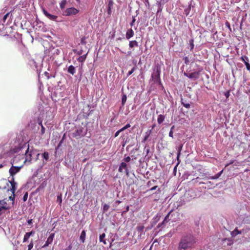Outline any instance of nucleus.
<instances>
[{
	"label": "nucleus",
	"mask_w": 250,
	"mask_h": 250,
	"mask_svg": "<svg viewBox=\"0 0 250 250\" xmlns=\"http://www.w3.org/2000/svg\"><path fill=\"white\" fill-rule=\"evenodd\" d=\"M45 127L43 126V125H42L41 130V133L42 135H43L45 133Z\"/></svg>",
	"instance_id": "43"
},
{
	"label": "nucleus",
	"mask_w": 250,
	"mask_h": 250,
	"mask_svg": "<svg viewBox=\"0 0 250 250\" xmlns=\"http://www.w3.org/2000/svg\"><path fill=\"white\" fill-rule=\"evenodd\" d=\"M42 156H43V158L46 160V161H47L49 159V153L48 152H44L43 154H42Z\"/></svg>",
	"instance_id": "26"
},
{
	"label": "nucleus",
	"mask_w": 250,
	"mask_h": 250,
	"mask_svg": "<svg viewBox=\"0 0 250 250\" xmlns=\"http://www.w3.org/2000/svg\"><path fill=\"white\" fill-rule=\"evenodd\" d=\"M23 164H22L20 167H16L12 166L9 170V172L10 173V176L13 177L16 173L20 171V170L23 167Z\"/></svg>",
	"instance_id": "6"
},
{
	"label": "nucleus",
	"mask_w": 250,
	"mask_h": 250,
	"mask_svg": "<svg viewBox=\"0 0 250 250\" xmlns=\"http://www.w3.org/2000/svg\"><path fill=\"white\" fill-rule=\"evenodd\" d=\"M28 194L27 192L24 194L23 198H22L23 201L24 202H25L27 200V198H28Z\"/></svg>",
	"instance_id": "40"
},
{
	"label": "nucleus",
	"mask_w": 250,
	"mask_h": 250,
	"mask_svg": "<svg viewBox=\"0 0 250 250\" xmlns=\"http://www.w3.org/2000/svg\"><path fill=\"white\" fill-rule=\"evenodd\" d=\"M35 231H31L30 232H26L24 236L23 242H25L27 241L30 236L33 235Z\"/></svg>",
	"instance_id": "14"
},
{
	"label": "nucleus",
	"mask_w": 250,
	"mask_h": 250,
	"mask_svg": "<svg viewBox=\"0 0 250 250\" xmlns=\"http://www.w3.org/2000/svg\"><path fill=\"white\" fill-rule=\"evenodd\" d=\"M33 220L32 219H29L27 221L28 225H31L32 224Z\"/></svg>",
	"instance_id": "51"
},
{
	"label": "nucleus",
	"mask_w": 250,
	"mask_h": 250,
	"mask_svg": "<svg viewBox=\"0 0 250 250\" xmlns=\"http://www.w3.org/2000/svg\"><path fill=\"white\" fill-rule=\"evenodd\" d=\"M33 151V149H30L29 145H28V148L26 150L25 152L24 153L25 160L23 163V165H24L26 163H28L29 164L31 163Z\"/></svg>",
	"instance_id": "3"
},
{
	"label": "nucleus",
	"mask_w": 250,
	"mask_h": 250,
	"mask_svg": "<svg viewBox=\"0 0 250 250\" xmlns=\"http://www.w3.org/2000/svg\"><path fill=\"white\" fill-rule=\"evenodd\" d=\"M9 182L11 184L10 191L12 194H14L15 193L17 189V183L15 181L14 178H12V180L11 181H9Z\"/></svg>",
	"instance_id": "9"
},
{
	"label": "nucleus",
	"mask_w": 250,
	"mask_h": 250,
	"mask_svg": "<svg viewBox=\"0 0 250 250\" xmlns=\"http://www.w3.org/2000/svg\"><path fill=\"white\" fill-rule=\"evenodd\" d=\"M113 1L112 0H110L108 2V8H107V13H108V14L109 15H110L111 14V13H112L111 9L113 8Z\"/></svg>",
	"instance_id": "15"
},
{
	"label": "nucleus",
	"mask_w": 250,
	"mask_h": 250,
	"mask_svg": "<svg viewBox=\"0 0 250 250\" xmlns=\"http://www.w3.org/2000/svg\"><path fill=\"white\" fill-rule=\"evenodd\" d=\"M124 161L125 162H129L130 161V158L129 156H127L124 159Z\"/></svg>",
	"instance_id": "48"
},
{
	"label": "nucleus",
	"mask_w": 250,
	"mask_h": 250,
	"mask_svg": "<svg viewBox=\"0 0 250 250\" xmlns=\"http://www.w3.org/2000/svg\"><path fill=\"white\" fill-rule=\"evenodd\" d=\"M169 136L170 137H172V127L170 128V130L169 132Z\"/></svg>",
	"instance_id": "56"
},
{
	"label": "nucleus",
	"mask_w": 250,
	"mask_h": 250,
	"mask_svg": "<svg viewBox=\"0 0 250 250\" xmlns=\"http://www.w3.org/2000/svg\"><path fill=\"white\" fill-rule=\"evenodd\" d=\"M144 228L145 227L143 225H139L136 228L137 230L140 233V236L142 235V233L143 232Z\"/></svg>",
	"instance_id": "22"
},
{
	"label": "nucleus",
	"mask_w": 250,
	"mask_h": 250,
	"mask_svg": "<svg viewBox=\"0 0 250 250\" xmlns=\"http://www.w3.org/2000/svg\"><path fill=\"white\" fill-rule=\"evenodd\" d=\"M184 75L190 79L196 80L199 78V72L197 71H194L193 72H185Z\"/></svg>",
	"instance_id": "7"
},
{
	"label": "nucleus",
	"mask_w": 250,
	"mask_h": 250,
	"mask_svg": "<svg viewBox=\"0 0 250 250\" xmlns=\"http://www.w3.org/2000/svg\"><path fill=\"white\" fill-rule=\"evenodd\" d=\"M19 158H20V156H16V157L15 158V159H14V161H17V160H19Z\"/></svg>",
	"instance_id": "58"
},
{
	"label": "nucleus",
	"mask_w": 250,
	"mask_h": 250,
	"mask_svg": "<svg viewBox=\"0 0 250 250\" xmlns=\"http://www.w3.org/2000/svg\"><path fill=\"white\" fill-rule=\"evenodd\" d=\"M42 10L44 15L49 19L52 21H56L58 17L57 16L49 14L44 8H43Z\"/></svg>",
	"instance_id": "10"
},
{
	"label": "nucleus",
	"mask_w": 250,
	"mask_h": 250,
	"mask_svg": "<svg viewBox=\"0 0 250 250\" xmlns=\"http://www.w3.org/2000/svg\"><path fill=\"white\" fill-rule=\"evenodd\" d=\"M105 237V234L103 233L101 235H100L99 240L100 242H103L104 245L106 244V242L105 240L104 239Z\"/></svg>",
	"instance_id": "21"
},
{
	"label": "nucleus",
	"mask_w": 250,
	"mask_h": 250,
	"mask_svg": "<svg viewBox=\"0 0 250 250\" xmlns=\"http://www.w3.org/2000/svg\"><path fill=\"white\" fill-rule=\"evenodd\" d=\"M129 46L130 48H133L134 46L137 47L138 46V42L135 40L131 41L129 42Z\"/></svg>",
	"instance_id": "20"
},
{
	"label": "nucleus",
	"mask_w": 250,
	"mask_h": 250,
	"mask_svg": "<svg viewBox=\"0 0 250 250\" xmlns=\"http://www.w3.org/2000/svg\"><path fill=\"white\" fill-rule=\"evenodd\" d=\"M225 25L229 29L230 31L231 30V27H230V24L228 22V21H227L226 23H225Z\"/></svg>",
	"instance_id": "47"
},
{
	"label": "nucleus",
	"mask_w": 250,
	"mask_h": 250,
	"mask_svg": "<svg viewBox=\"0 0 250 250\" xmlns=\"http://www.w3.org/2000/svg\"><path fill=\"white\" fill-rule=\"evenodd\" d=\"M129 207L128 206L126 207L125 210L124 211V212H126L129 210Z\"/></svg>",
	"instance_id": "55"
},
{
	"label": "nucleus",
	"mask_w": 250,
	"mask_h": 250,
	"mask_svg": "<svg viewBox=\"0 0 250 250\" xmlns=\"http://www.w3.org/2000/svg\"><path fill=\"white\" fill-rule=\"evenodd\" d=\"M123 168H124L125 169L126 174H128V171L127 168V165L125 163L122 162L120 165L119 168V171L121 172H123Z\"/></svg>",
	"instance_id": "13"
},
{
	"label": "nucleus",
	"mask_w": 250,
	"mask_h": 250,
	"mask_svg": "<svg viewBox=\"0 0 250 250\" xmlns=\"http://www.w3.org/2000/svg\"><path fill=\"white\" fill-rule=\"evenodd\" d=\"M165 120V117L164 115H159L157 119V122L158 124H161Z\"/></svg>",
	"instance_id": "23"
},
{
	"label": "nucleus",
	"mask_w": 250,
	"mask_h": 250,
	"mask_svg": "<svg viewBox=\"0 0 250 250\" xmlns=\"http://www.w3.org/2000/svg\"><path fill=\"white\" fill-rule=\"evenodd\" d=\"M74 52H76L77 54L79 55H81L83 54V50L82 48H81L80 50H74Z\"/></svg>",
	"instance_id": "37"
},
{
	"label": "nucleus",
	"mask_w": 250,
	"mask_h": 250,
	"mask_svg": "<svg viewBox=\"0 0 250 250\" xmlns=\"http://www.w3.org/2000/svg\"><path fill=\"white\" fill-rule=\"evenodd\" d=\"M136 69V66H134L132 69L130 71H128V73H127V76H130V75H131L133 72L135 70V69Z\"/></svg>",
	"instance_id": "35"
},
{
	"label": "nucleus",
	"mask_w": 250,
	"mask_h": 250,
	"mask_svg": "<svg viewBox=\"0 0 250 250\" xmlns=\"http://www.w3.org/2000/svg\"><path fill=\"white\" fill-rule=\"evenodd\" d=\"M185 204V201H182V202L181 203L180 205H182L183 204ZM180 205H178L177 206H179Z\"/></svg>",
	"instance_id": "60"
},
{
	"label": "nucleus",
	"mask_w": 250,
	"mask_h": 250,
	"mask_svg": "<svg viewBox=\"0 0 250 250\" xmlns=\"http://www.w3.org/2000/svg\"><path fill=\"white\" fill-rule=\"evenodd\" d=\"M136 21V19L134 17H132V20L131 23H130L131 26H133L134 25V23Z\"/></svg>",
	"instance_id": "46"
},
{
	"label": "nucleus",
	"mask_w": 250,
	"mask_h": 250,
	"mask_svg": "<svg viewBox=\"0 0 250 250\" xmlns=\"http://www.w3.org/2000/svg\"><path fill=\"white\" fill-rule=\"evenodd\" d=\"M134 35V31L131 28L128 29L126 32L125 37L128 40L132 37Z\"/></svg>",
	"instance_id": "12"
},
{
	"label": "nucleus",
	"mask_w": 250,
	"mask_h": 250,
	"mask_svg": "<svg viewBox=\"0 0 250 250\" xmlns=\"http://www.w3.org/2000/svg\"><path fill=\"white\" fill-rule=\"evenodd\" d=\"M151 185H152V182H151V181H148V182H147V187H149L151 186Z\"/></svg>",
	"instance_id": "53"
},
{
	"label": "nucleus",
	"mask_w": 250,
	"mask_h": 250,
	"mask_svg": "<svg viewBox=\"0 0 250 250\" xmlns=\"http://www.w3.org/2000/svg\"><path fill=\"white\" fill-rule=\"evenodd\" d=\"M182 147H183V145H180L178 146H177V147L176 148L177 151H178V152H177V159L178 160V158H179V157L180 156V152L182 149Z\"/></svg>",
	"instance_id": "24"
},
{
	"label": "nucleus",
	"mask_w": 250,
	"mask_h": 250,
	"mask_svg": "<svg viewBox=\"0 0 250 250\" xmlns=\"http://www.w3.org/2000/svg\"><path fill=\"white\" fill-rule=\"evenodd\" d=\"M86 236V232L85 230H83L81 232V235L80 236V240L82 241V243H84L85 239Z\"/></svg>",
	"instance_id": "19"
},
{
	"label": "nucleus",
	"mask_w": 250,
	"mask_h": 250,
	"mask_svg": "<svg viewBox=\"0 0 250 250\" xmlns=\"http://www.w3.org/2000/svg\"><path fill=\"white\" fill-rule=\"evenodd\" d=\"M39 125L42 126V121H41V122L39 123Z\"/></svg>",
	"instance_id": "62"
},
{
	"label": "nucleus",
	"mask_w": 250,
	"mask_h": 250,
	"mask_svg": "<svg viewBox=\"0 0 250 250\" xmlns=\"http://www.w3.org/2000/svg\"><path fill=\"white\" fill-rule=\"evenodd\" d=\"M57 200L58 202H59L60 204H61L62 202V195L61 194L60 196H58Z\"/></svg>",
	"instance_id": "42"
},
{
	"label": "nucleus",
	"mask_w": 250,
	"mask_h": 250,
	"mask_svg": "<svg viewBox=\"0 0 250 250\" xmlns=\"http://www.w3.org/2000/svg\"><path fill=\"white\" fill-rule=\"evenodd\" d=\"M3 167V165L2 164H0V168H2Z\"/></svg>",
	"instance_id": "63"
},
{
	"label": "nucleus",
	"mask_w": 250,
	"mask_h": 250,
	"mask_svg": "<svg viewBox=\"0 0 250 250\" xmlns=\"http://www.w3.org/2000/svg\"><path fill=\"white\" fill-rule=\"evenodd\" d=\"M10 14V13L8 12L7 13H6L2 18V24H3L4 23H5V21H6V20L7 19V17H8V16Z\"/></svg>",
	"instance_id": "33"
},
{
	"label": "nucleus",
	"mask_w": 250,
	"mask_h": 250,
	"mask_svg": "<svg viewBox=\"0 0 250 250\" xmlns=\"http://www.w3.org/2000/svg\"><path fill=\"white\" fill-rule=\"evenodd\" d=\"M157 188V186H155L153 187L152 188H151L149 189V190L150 191L154 190H155ZM147 191H149V190H148Z\"/></svg>",
	"instance_id": "50"
},
{
	"label": "nucleus",
	"mask_w": 250,
	"mask_h": 250,
	"mask_svg": "<svg viewBox=\"0 0 250 250\" xmlns=\"http://www.w3.org/2000/svg\"><path fill=\"white\" fill-rule=\"evenodd\" d=\"M127 97L126 95L123 94L122 98V105H124L125 104V103L126 101Z\"/></svg>",
	"instance_id": "29"
},
{
	"label": "nucleus",
	"mask_w": 250,
	"mask_h": 250,
	"mask_svg": "<svg viewBox=\"0 0 250 250\" xmlns=\"http://www.w3.org/2000/svg\"><path fill=\"white\" fill-rule=\"evenodd\" d=\"M54 233H51L49 236L48 237V238H47L46 241L45 242V244H44V245L42 246V248H45L46 247H47L49 244H50L51 243H52L53 240V239H54Z\"/></svg>",
	"instance_id": "11"
},
{
	"label": "nucleus",
	"mask_w": 250,
	"mask_h": 250,
	"mask_svg": "<svg viewBox=\"0 0 250 250\" xmlns=\"http://www.w3.org/2000/svg\"><path fill=\"white\" fill-rule=\"evenodd\" d=\"M67 72L73 75L75 73V67L72 65H70L68 68Z\"/></svg>",
	"instance_id": "18"
},
{
	"label": "nucleus",
	"mask_w": 250,
	"mask_h": 250,
	"mask_svg": "<svg viewBox=\"0 0 250 250\" xmlns=\"http://www.w3.org/2000/svg\"><path fill=\"white\" fill-rule=\"evenodd\" d=\"M241 231L238 230L237 229H235L232 232V236H236V235L238 234H240Z\"/></svg>",
	"instance_id": "30"
},
{
	"label": "nucleus",
	"mask_w": 250,
	"mask_h": 250,
	"mask_svg": "<svg viewBox=\"0 0 250 250\" xmlns=\"http://www.w3.org/2000/svg\"><path fill=\"white\" fill-rule=\"evenodd\" d=\"M240 59L242 61L244 62L245 64H246V62H249V58L246 56H243L240 58Z\"/></svg>",
	"instance_id": "25"
},
{
	"label": "nucleus",
	"mask_w": 250,
	"mask_h": 250,
	"mask_svg": "<svg viewBox=\"0 0 250 250\" xmlns=\"http://www.w3.org/2000/svg\"><path fill=\"white\" fill-rule=\"evenodd\" d=\"M68 248H69V249H68V250L65 249V250H70L71 249V246H69L68 247Z\"/></svg>",
	"instance_id": "61"
},
{
	"label": "nucleus",
	"mask_w": 250,
	"mask_h": 250,
	"mask_svg": "<svg viewBox=\"0 0 250 250\" xmlns=\"http://www.w3.org/2000/svg\"><path fill=\"white\" fill-rule=\"evenodd\" d=\"M86 38L85 37H82L81 39V42H80L82 44L85 45L86 44Z\"/></svg>",
	"instance_id": "32"
},
{
	"label": "nucleus",
	"mask_w": 250,
	"mask_h": 250,
	"mask_svg": "<svg viewBox=\"0 0 250 250\" xmlns=\"http://www.w3.org/2000/svg\"><path fill=\"white\" fill-rule=\"evenodd\" d=\"M15 198V193L12 194V195L9 197V200H12L13 201V203H12L13 204H14Z\"/></svg>",
	"instance_id": "39"
},
{
	"label": "nucleus",
	"mask_w": 250,
	"mask_h": 250,
	"mask_svg": "<svg viewBox=\"0 0 250 250\" xmlns=\"http://www.w3.org/2000/svg\"><path fill=\"white\" fill-rule=\"evenodd\" d=\"M44 75H45V76H46L48 77V78H49V73H48L47 72H45L44 73Z\"/></svg>",
	"instance_id": "57"
},
{
	"label": "nucleus",
	"mask_w": 250,
	"mask_h": 250,
	"mask_svg": "<svg viewBox=\"0 0 250 250\" xmlns=\"http://www.w3.org/2000/svg\"><path fill=\"white\" fill-rule=\"evenodd\" d=\"M130 127V125L129 124H127L125 126L120 129V131H123Z\"/></svg>",
	"instance_id": "34"
},
{
	"label": "nucleus",
	"mask_w": 250,
	"mask_h": 250,
	"mask_svg": "<svg viewBox=\"0 0 250 250\" xmlns=\"http://www.w3.org/2000/svg\"><path fill=\"white\" fill-rule=\"evenodd\" d=\"M88 52H87L85 54L79 57L78 58L77 61L81 63H83L85 61V60L86 58Z\"/></svg>",
	"instance_id": "17"
},
{
	"label": "nucleus",
	"mask_w": 250,
	"mask_h": 250,
	"mask_svg": "<svg viewBox=\"0 0 250 250\" xmlns=\"http://www.w3.org/2000/svg\"><path fill=\"white\" fill-rule=\"evenodd\" d=\"M225 95L227 98H228L229 96V92L227 91L225 93Z\"/></svg>",
	"instance_id": "52"
},
{
	"label": "nucleus",
	"mask_w": 250,
	"mask_h": 250,
	"mask_svg": "<svg viewBox=\"0 0 250 250\" xmlns=\"http://www.w3.org/2000/svg\"><path fill=\"white\" fill-rule=\"evenodd\" d=\"M85 134L84 128L82 126H80L76 128V130L72 133V136L76 139H79L83 136Z\"/></svg>",
	"instance_id": "4"
},
{
	"label": "nucleus",
	"mask_w": 250,
	"mask_h": 250,
	"mask_svg": "<svg viewBox=\"0 0 250 250\" xmlns=\"http://www.w3.org/2000/svg\"><path fill=\"white\" fill-rule=\"evenodd\" d=\"M10 207L7 205L4 200H0V215L2 213V210H8Z\"/></svg>",
	"instance_id": "8"
},
{
	"label": "nucleus",
	"mask_w": 250,
	"mask_h": 250,
	"mask_svg": "<svg viewBox=\"0 0 250 250\" xmlns=\"http://www.w3.org/2000/svg\"><path fill=\"white\" fill-rule=\"evenodd\" d=\"M223 172V170H222L221 171H220L219 173L216 174L215 175H214L213 176L207 177V178L208 179H211V180L217 179L221 176Z\"/></svg>",
	"instance_id": "16"
},
{
	"label": "nucleus",
	"mask_w": 250,
	"mask_h": 250,
	"mask_svg": "<svg viewBox=\"0 0 250 250\" xmlns=\"http://www.w3.org/2000/svg\"><path fill=\"white\" fill-rule=\"evenodd\" d=\"M176 166H175L174 168V169H173V174H175V172H176Z\"/></svg>",
	"instance_id": "59"
},
{
	"label": "nucleus",
	"mask_w": 250,
	"mask_h": 250,
	"mask_svg": "<svg viewBox=\"0 0 250 250\" xmlns=\"http://www.w3.org/2000/svg\"><path fill=\"white\" fill-rule=\"evenodd\" d=\"M109 208V205L106 204H105L103 206V211L105 212L107 211Z\"/></svg>",
	"instance_id": "36"
},
{
	"label": "nucleus",
	"mask_w": 250,
	"mask_h": 250,
	"mask_svg": "<svg viewBox=\"0 0 250 250\" xmlns=\"http://www.w3.org/2000/svg\"><path fill=\"white\" fill-rule=\"evenodd\" d=\"M33 247V243L31 242L28 246V250H31Z\"/></svg>",
	"instance_id": "44"
},
{
	"label": "nucleus",
	"mask_w": 250,
	"mask_h": 250,
	"mask_svg": "<svg viewBox=\"0 0 250 250\" xmlns=\"http://www.w3.org/2000/svg\"><path fill=\"white\" fill-rule=\"evenodd\" d=\"M155 126V125H153L152 126V129H154V127Z\"/></svg>",
	"instance_id": "64"
},
{
	"label": "nucleus",
	"mask_w": 250,
	"mask_h": 250,
	"mask_svg": "<svg viewBox=\"0 0 250 250\" xmlns=\"http://www.w3.org/2000/svg\"><path fill=\"white\" fill-rule=\"evenodd\" d=\"M190 9V5H188V7L185 9V13L186 14V15H188L189 14Z\"/></svg>",
	"instance_id": "31"
},
{
	"label": "nucleus",
	"mask_w": 250,
	"mask_h": 250,
	"mask_svg": "<svg viewBox=\"0 0 250 250\" xmlns=\"http://www.w3.org/2000/svg\"><path fill=\"white\" fill-rule=\"evenodd\" d=\"M79 10L74 7L67 8L64 12L63 15L67 16L75 15L78 14Z\"/></svg>",
	"instance_id": "5"
},
{
	"label": "nucleus",
	"mask_w": 250,
	"mask_h": 250,
	"mask_svg": "<svg viewBox=\"0 0 250 250\" xmlns=\"http://www.w3.org/2000/svg\"><path fill=\"white\" fill-rule=\"evenodd\" d=\"M122 132V131H120V129H119V130H118V131L115 133V137H117V136L119 135V133H120V132Z\"/></svg>",
	"instance_id": "49"
},
{
	"label": "nucleus",
	"mask_w": 250,
	"mask_h": 250,
	"mask_svg": "<svg viewBox=\"0 0 250 250\" xmlns=\"http://www.w3.org/2000/svg\"><path fill=\"white\" fill-rule=\"evenodd\" d=\"M66 0H62V1L61 2V3L60 4V8L62 9H64V7H65V6L66 5Z\"/></svg>",
	"instance_id": "27"
},
{
	"label": "nucleus",
	"mask_w": 250,
	"mask_h": 250,
	"mask_svg": "<svg viewBox=\"0 0 250 250\" xmlns=\"http://www.w3.org/2000/svg\"><path fill=\"white\" fill-rule=\"evenodd\" d=\"M193 42H194V40L193 39H190L189 40V44L190 45V50H192L194 48V45Z\"/></svg>",
	"instance_id": "28"
},
{
	"label": "nucleus",
	"mask_w": 250,
	"mask_h": 250,
	"mask_svg": "<svg viewBox=\"0 0 250 250\" xmlns=\"http://www.w3.org/2000/svg\"><path fill=\"white\" fill-rule=\"evenodd\" d=\"M161 70V65L157 63L155 64L153 72L151 74V81L153 83L160 84V73Z\"/></svg>",
	"instance_id": "2"
},
{
	"label": "nucleus",
	"mask_w": 250,
	"mask_h": 250,
	"mask_svg": "<svg viewBox=\"0 0 250 250\" xmlns=\"http://www.w3.org/2000/svg\"><path fill=\"white\" fill-rule=\"evenodd\" d=\"M245 65L248 70H250V64L249 62H246Z\"/></svg>",
	"instance_id": "45"
},
{
	"label": "nucleus",
	"mask_w": 250,
	"mask_h": 250,
	"mask_svg": "<svg viewBox=\"0 0 250 250\" xmlns=\"http://www.w3.org/2000/svg\"><path fill=\"white\" fill-rule=\"evenodd\" d=\"M171 211H172V210L170 211L169 212V213H168V214L166 216L163 223H164L165 222H167V219L168 218L169 214L171 212Z\"/></svg>",
	"instance_id": "41"
},
{
	"label": "nucleus",
	"mask_w": 250,
	"mask_h": 250,
	"mask_svg": "<svg viewBox=\"0 0 250 250\" xmlns=\"http://www.w3.org/2000/svg\"><path fill=\"white\" fill-rule=\"evenodd\" d=\"M195 240L193 236L191 235H187L183 237L179 244V250H186L191 248L194 243Z\"/></svg>",
	"instance_id": "1"
},
{
	"label": "nucleus",
	"mask_w": 250,
	"mask_h": 250,
	"mask_svg": "<svg viewBox=\"0 0 250 250\" xmlns=\"http://www.w3.org/2000/svg\"><path fill=\"white\" fill-rule=\"evenodd\" d=\"M181 101H182V104H183L185 107H186V108H188V107H189V106H190V104H188V103H185L184 102V101H183V99H181Z\"/></svg>",
	"instance_id": "38"
},
{
	"label": "nucleus",
	"mask_w": 250,
	"mask_h": 250,
	"mask_svg": "<svg viewBox=\"0 0 250 250\" xmlns=\"http://www.w3.org/2000/svg\"><path fill=\"white\" fill-rule=\"evenodd\" d=\"M148 137V135L146 136L144 138V140H143V142H145L146 141V140L147 139Z\"/></svg>",
	"instance_id": "54"
}]
</instances>
